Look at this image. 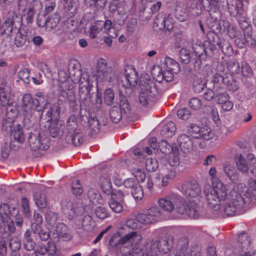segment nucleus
<instances>
[{"instance_id": "obj_1", "label": "nucleus", "mask_w": 256, "mask_h": 256, "mask_svg": "<svg viewBox=\"0 0 256 256\" xmlns=\"http://www.w3.org/2000/svg\"><path fill=\"white\" fill-rule=\"evenodd\" d=\"M251 200L250 194L248 192L242 195L232 190L228 196V202L223 206L224 212L227 216L242 214L246 210V204Z\"/></svg>"}, {"instance_id": "obj_2", "label": "nucleus", "mask_w": 256, "mask_h": 256, "mask_svg": "<svg viewBox=\"0 0 256 256\" xmlns=\"http://www.w3.org/2000/svg\"><path fill=\"white\" fill-rule=\"evenodd\" d=\"M213 187H204V193L210 208L217 210L220 208V202L226 199L227 192L224 184L215 178H212Z\"/></svg>"}, {"instance_id": "obj_3", "label": "nucleus", "mask_w": 256, "mask_h": 256, "mask_svg": "<svg viewBox=\"0 0 256 256\" xmlns=\"http://www.w3.org/2000/svg\"><path fill=\"white\" fill-rule=\"evenodd\" d=\"M140 86L138 100L142 105L146 106L156 100L158 90L156 82L150 79L149 75L145 74L140 77Z\"/></svg>"}, {"instance_id": "obj_4", "label": "nucleus", "mask_w": 256, "mask_h": 256, "mask_svg": "<svg viewBox=\"0 0 256 256\" xmlns=\"http://www.w3.org/2000/svg\"><path fill=\"white\" fill-rule=\"evenodd\" d=\"M216 72L214 74L212 82L214 88H222L224 85L230 91L236 92L239 89V82L230 73L224 72V67L218 64L216 67Z\"/></svg>"}, {"instance_id": "obj_5", "label": "nucleus", "mask_w": 256, "mask_h": 256, "mask_svg": "<svg viewBox=\"0 0 256 256\" xmlns=\"http://www.w3.org/2000/svg\"><path fill=\"white\" fill-rule=\"evenodd\" d=\"M216 44L204 41V44H196L194 46V50L198 54V59L194 64L193 68L186 66L185 68V72L188 74L193 72H198L200 70L202 66V60H206L207 56L211 57L214 55L216 50Z\"/></svg>"}, {"instance_id": "obj_6", "label": "nucleus", "mask_w": 256, "mask_h": 256, "mask_svg": "<svg viewBox=\"0 0 256 256\" xmlns=\"http://www.w3.org/2000/svg\"><path fill=\"white\" fill-rule=\"evenodd\" d=\"M22 24V16L14 11L8 12L3 23L2 32L6 36H9L12 32L20 30Z\"/></svg>"}, {"instance_id": "obj_7", "label": "nucleus", "mask_w": 256, "mask_h": 256, "mask_svg": "<svg viewBox=\"0 0 256 256\" xmlns=\"http://www.w3.org/2000/svg\"><path fill=\"white\" fill-rule=\"evenodd\" d=\"M172 238L171 236H168L162 238L156 242H154L153 240H149L144 246L145 248V250L148 252L150 254L156 256L154 252L156 250V246L159 252L166 254L172 248Z\"/></svg>"}, {"instance_id": "obj_8", "label": "nucleus", "mask_w": 256, "mask_h": 256, "mask_svg": "<svg viewBox=\"0 0 256 256\" xmlns=\"http://www.w3.org/2000/svg\"><path fill=\"white\" fill-rule=\"evenodd\" d=\"M141 240L142 236L140 235V238L136 242L132 240V242L126 244H121L120 249L122 254L125 256H156L140 246Z\"/></svg>"}, {"instance_id": "obj_9", "label": "nucleus", "mask_w": 256, "mask_h": 256, "mask_svg": "<svg viewBox=\"0 0 256 256\" xmlns=\"http://www.w3.org/2000/svg\"><path fill=\"white\" fill-rule=\"evenodd\" d=\"M132 89L130 88L124 87L119 90L118 108L124 115V118H127L131 114L130 102L132 100Z\"/></svg>"}, {"instance_id": "obj_10", "label": "nucleus", "mask_w": 256, "mask_h": 256, "mask_svg": "<svg viewBox=\"0 0 256 256\" xmlns=\"http://www.w3.org/2000/svg\"><path fill=\"white\" fill-rule=\"evenodd\" d=\"M47 140L40 136V129L32 130L28 138V142L30 149L33 151L37 150H45L49 148L46 142Z\"/></svg>"}, {"instance_id": "obj_11", "label": "nucleus", "mask_w": 256, "mask_h": 256, "mask_svg": "<svg viewBox=\"0 0 256 256\" xmlns=\"http://www.w3.org/2000/svg\"><path fill=\"white\" fill-rule=\"evenodd\" d=\"M106 66V62L104 59L98 60L96 64V78L101 81L111 82L114 78V72L111 68H108Z\"/></svg>"}, {"instance_id": "obj_12", "label": "nucleus", "mask_w": 256, "mask_h": 256, "mask_svg": "<svg viewBox=\"0 0 256 256\" xmlns=\"http://www.w3.org/2000/svg\"><path fill=\"white\" fill-rule=\"evenodd\" d=\"M186 131L192 136L197 139H203L208 140L213 136V134L210 128H200L193 123L189 124L186 126Z\"/></svg>"}, {"instance_id": "obj_13", "label": "nucleus", "mask_w": 256, "mask_h": 256, "mask_svg": "<svg viewBox=\"0 0 256 256\" xmlns=\"http://www.w3.org/2000/svg\"><path fill=\"white\" fill-rule=\"evenodd\" d=\"M66 101H68L70 104H74L76 102L75 92L72 89L62 90L60 91L58 94V106L56 109V112L58 115L60 114L61 109L66 106Z\"/></svg>"}, {"instance_id": "obj_14", "label": "nucleus", "mask_w": 256, "mask_h": 256, "mask_svg": "<svg viewBox=\"0 0 256 256\" xmlns=\"http://www.w3.org/2000/svg\"><path fill=\"white\" fill-rule=\"evenodd\" d=\"M140 238V234L136 232H132L123 237H120L118 233L114 234L110 239L109 244L112 247L118 246L121 244L130 242L132 240L136 242Z\"/></svg>"}, {"instance_id": "obj_15", "label": "nucleus", "mask_w": 256, "mask_h": 256, "mask_svg": "<svg viewBox=\"0 0 256 256\" xmlns=\"http://www.w3.org/2000/svg\"><path fill=\"white\" fill-rule=\"evenodd\" d=\"M161 215V212L158 207H152L144 213L136 215V218L140 224H148L156 221V218Z\"/></svg>"}, {"instance_id": "obj_16", "label": "nucleus", "mask_w": 256, "mask_h": 256, "mask_svg": "<svg viewBox=\"0 0 256 256\" xmlns=\"http://www.w3.org/2000/svg\"><path fill=\"white\" fill-rule=\"evenodd\" d=\"M209 16L206 18V24L210 30V32H220L224 30L223 25L221 26L220 20L222 18L221 11L208 12Z\"/></svg>"}, {"instance_id": "obj_17", "label": "nucleus", "mask_w": 256, "mask_h": 256, "mask_svg": "<svg viewBox=\"0 0 256 256\" xmlns=\"http://www.w3.org/2000/svg\"><path fill=\"white\" fill-rule=\"evenodd\" d=\"M180 190L185 196L190 198H196L201 194V189L196 181L184 182Z\"/></svg>"}, {"instance_id": "obj_18", "label": "nucleus", "mask_w": 256, "mask_h": 256, "mask_svg": "<svg viewBox=\"0 0 256 256\" xmlns=\"http://www.w3.org/2000/svg\"><path fill=\"white\" fill-rule=\"evenodd\" d=\"M124 82L121 89L124 87L130 88L134 87L138 84V75L137 72L134 67L131 65H126L124 67Z\"/></svg>"}, {"instance_id": "obj_19", "label": "nucleus", "mask_w": 256, "mask_h": 256, "mask_svg": "<svg viewBox=\"0 0 256 256\" xmlns=\"http://www.w3.org/2000/svg\"><path fill=\"white\" fill-rule=\"evenodd\" d=\"M178 194H173L164 198H160L158 200L160 206L165 211L172 212L174 209L176 201L178 200Z\"/></svg>"}, {"instance_id": "obj_20", "label": "nucleus", "mask_w": 256, "mask_h": 256, "mask_svg": "<svg viewBox=\"0 0 256 256\" xmlns=\"http://www.w3.org/2000/svg\"><path fill=\"white\" fill-rule=\"evenodd\" d=\"M201 4L207 12L220 11V8L228 4L227 0H202Z\"/></svg>"}, {"instance_id": "obj_21", "label": "nucleus", "mask_w": 256, "mask_h": 256, "mask_svg": "<svg viewBox=\"0 0 256 256\" xmlns=\"http://www.w3.org/2000/svg\"><path fill=\"white\" fill-rule=\"evenodd\" d=\"M65 140L68 144H72L76 146H80L84 142V138L80 130L68 131L65 136Z\"/></svg>"}, {"instance_id": "obj_22", "label": "nucleus", "mask_w": 256, "mask_h": 256, "mask_svg": "<svg viewBox=\"0 0 256 256\" xmlns=\"http://www.w3.org/2000/svg\"><path fill=\"white\" fill-rule=\"evenodd\" d=\"M170 14H168L167 18H162L154 20V24H156L159 30H164L166 34H169L172 30H174V24L170 20Z\"/></svg>"}, {"instance_id": "obj_23", "label": "nucleus", "mask_w": 256, "mask_h": 256, "mask_svg": "<svg viewBox=\"0 0 256 256\" xmlns=\"http://www.w3.org/2000/svg\"><path fill=\"white\" fill-rule=\"evenodd\" d=\"M177 141L180 149L184 152H188L192 150V142L188 136L181 134L178 136Z\"/></svg>"}, {"instance_id": "obj_24", "label": "nucleus", "mask_w": 256, "mask_h": 256, "mask_svg": "<svg viewBox=\"0 0 256 256\" xmlns=\"http://www.w3.org/2000/svg\"><path fill=\"white\" fill-rule=\"evenodd\" d=\"M235 162L236 167L238 171L242 173L247 174L250 170L252 173V169H253L252 164H248L241 154L236 156Z\"/></svg>"}, {"instance_id": "obj_25", "label": "nucleus", "mask_w": 256, "mask_h": 256, "mask_svg": "<svg viewBox=\"0 0 256 256\" xmlns=\"http://www.w3.org/2000/svg\"><path fill=\"white\" fill-rule=\"evenodd\" d=\"M228 8L230 15L236 18L244 15L243 10V2L241 0H236L234 3L228 4Z\"/></svg>"}, {"instance_id": "obj_26", "label": "nucleus", "mask_w": 256, "mask_h": 256, "mask_svg": "<svg viewBox=\"0 0 256 256\" xmlns=\"http://www.w3.org/2000/svg\"><path fill=\"white\" fill-rule=\"evenodd\" d=\"M192 48V52H190L186 48H182L180 50V59L182 64H187L190 63L192 60H194V63L197 59H198V54H196V53L194 52V48Z\"/></svg>"}, {"instance_id": "obj_27", "label": "nucleus", "mask_w": 256, "mask_h": 256, "mask_svg": "<svg viewBox=\"0 0 256 256\" xmlns=\"http://www.w3.org/2000/svg\"><path fill=\"white\" fill-rule=\"evenodd\" d=\"M9 90L8 87L0 88V104L4 107L14 103L12 96Z\"/></svg>"}, {"instance_id": "obj_28", "label": "nucleus", "mask_w": 256, "mask_h": 256, "mask_svg": "<svg viewBox=\"0 0 256 256\" xmlns=\"http://www.w3.org/2000/svg\"><path fill=\"white\" fill-rule=\"evenodd\" d=\"M194 77L192 82V88L197 93H200L204 91L206 88V81L204 78L197 72Z\"/></svg>"}, {"instance_id": "obj_29", "label": "nucleus", "mask_w": 256, "mask_h": 256, "mask_svg": "<svg viewBox=\"0 0 256 256\" xmlns=\"http://www.w3.org/2000/svg\"><path fill=\"white\" fill-rule=\"evenodd\" d=\"M22 242L24 248L27 251H32L34 250L36 243L34 240L32 232L30 230H28L24 232Z\"/></svg>"}, {"instance_id": "obj_30", "label": "nucleus", "mask_w": 256, "mask_h": 256, "mask_svg": "<svg viewBox=\"0 0 256 256\" xmlns=\"http://www.w3.org/2000/svg\"><path fill=\"white\" fill-rule=\"evenodd\" d=\"M56 232L59 238L63 240L69 241L72 239V236L68 226L63 223H58L56 227Z\"/></svg>"}, {"instance_id": "obj_31", "label": "nucleus", "mask_w": 256, "mask_h": 256, "mask_svg": "<svg viewBox=\"0 0 256 256\" xmlns=\"http://www.w3.org/2000/svg\"><path fill=\"white\" fill-rule=\"evenodd\" d=\"M94 86H79V96L80 100L84 104L88 102V99L90 100L92 96L91 91Z\"/></svg>"}, {"instance_id": "obj_32", "label": "nucleus", "mask_w": 256, "mask_h": 256, "mask_svg": "<svg viewBox=\"0 0 256 256\" xmlns=\"http://www.w3.org/2000/svg\"><path fill=\"white\" fill-rule=\"evenodd\" d=\"M9 248H10V256H21L20 252L21 242L18 238L14 237L10 239Z\"/></svg>"}, {"instance_id": "obj_33", "label": "nucleus", "mask_w": 256, "mask_h": 256, "mask_svg": "<svg viewBox=\"0 0 256 256\" xmlns=\"http://www.w3.org/2000/svg\"><path fill=\"white\" fill-rule=\"evenodd\" d=\"M178 200L176 201L174 209L176 212L182 216L184 218L186 216L187 202H184V199L180 196L178 195Z\"/></svg>"}, {"instance_id": "obj_34", "label": "nucleus", "mask_w": 256, "mask_h": 256, "mask_svg": "<svg viewBox=\"0 0 256 256\" xmlns=\"http://www.w3.org/2000/svg\"><path fill=\"white\" fill-rule=\"evenodd\" d=\"M223 170L226 176L232 182L234 183L238 182V174L233 166L230 164L226 165L224 167Z\"/></svg>"}, {"instance_id": "obj_35", "label": "nucleus", "mask_w": 256, "mask_h": 256, "mask_svg": "<svg viewBox=\"0 0 256 256\" xmlns=\"http://www.w3.org/2000/svg\"><path fill=\"white\" fill-rule=\"evenodd\" d=\"M110 116L111 120L115 124L118 123L122 118H124L122 112L118 106H115L110 108Z\"/></svg>"}, {"instance_id": "obj_36", "label": "nucleus", "mask_w": 256, "mask_h": 256, "mask_svg": "<svg viewBox=\"0 0 256 256\" xmlns=\"http://www.w3.org/2000/svg\"><path fill=\"white\" fill-rule=\"evenodd\" d=\"M200 216L198 206L194 202H188L187 203L186 216L192 218H198Z\"/></svg>"}, {"instance_id": "obj_37", "label": "nucleus", "mask_w": 256, "mask_h": 256, "mask_svg": "<svg viewBox=\"0 0 256 256\" xmlns=\"http://www.w3.org/2000/svg\"><path fill=\"white\" fill-rule=\"evenodd\" d=\"M188 10L194 16H199L202 13L200 5L194 0H190L188 3Z\"/></svg>"}, {"instance_id": "obj_38", "label": "nucleus", "mask_w": 256, "mask_h": 256, "mask_svg": "<svg viewBox=\"0 0 256 256\" xmlns=\"http://www.w3.org/2000/svg\"><path fill=\"white\" fill-rule=\"evenodd\" d=\"M176 130L174 122H170L166 124L160 131V134L165 138H170L174 134Z\"/></svg>"}, {"instance_id": "obj_39", "label": "nucleus", "mask_w": 256, "mask_h": 256, "mask_svg": "<svg viewBox=\"0 0 256 256\" xmlns=\"http://www.w3.org/2000/svg\"><path fill=\"white\" fill-rule=\"evenodd\" d=\"M34 199L36 205L40 208H44L46 206V194L41 191L34 192Z\"/></svg>"}, {"instance_id": "obj_40", "label": "nucleus", "mask_w": 256, "mask_h": 256, "mask_svg": "<svg viewBox=\"0 0 256 256\" xmlns=\"http://www.w3.org/2000/svg\"><path fill=\"white\" fill-rule=\"evenodd\" d=\"M164 64L166 68L172 71L174 74H177L180 71L179 64L170 58L166 57L165 58Z\"/></svg>"}, {"instance_id": "obj_41", "label": "nucleus", "mask_w": 256, "mask_h": 256, "mask_svg": "<svg viewBox=\"0 0 256 256\" xmlns=\"http://www.w3.org/2000/svg\"><path fill=\"white\" fill-rule=\"evenodd\" d=\"M218 46L224 55L230 56L233 54L232 48L228 41L222 39Z\"/></svg>"}, {"instance_id": "obj_42", "label": "nucleus", "mask_w": 256, "mask_h": 256, "mask_svg": "<svg viewBox=\"0 0 256 256\" xmlns=\"http://www.w3.org/2000/svg\"><path fill=\"white\" fill-rule=\"evenodd\" d=\"M88 198L90 201L96 204L98 203H100L102 200L101 196L98 190L95 188H90L88 191Z\"/></svg>"}, {"instance_id": "obj_43", "label": "nucleus", "mask_w": 256, "mask_h": 256, "mask_svg": "<svg viewBox=\"0 0 256 256\" xmlns=\"http://www.w3.org/2000/svg\"><path fill=\"white\" fill-rule=\"evenodd\" d=\"M100 184L101 188L105 194L110 195L112 193V183L109 178L104 176L100 178Z\"/></svg>"}, {"instance_id": "obj_44", "label": "nucleus", "mask_w": 256, "mask_h": 256, "mask_svg": "<svg viewBox=\"0 0 256 256\" xmlns=\"http://www.w3.org/2000/svg\"><path fill=\"white\" fill-rule=\"evenodd\" d=\"M11 135L13 136L16 141L21 143L24 142V136L23 133V130L20 124H17V126L12 130Z\"/></svg>"}, {"instance_id": "obj_45", "label": "nucleus", "mask_w": 256, "mask_h": 256, "mask_svg": "<svg viewBox=\"0 0 256 256\" xmlns=\"http://www.w3.org/2000/svg\"><path fill=\"white\" fill-rule=\"evenodd\" d=\"M17 32L14 39V44L18 47H22L24 46L27 42V36L25 34V32L22 30L16 31Z\"/></svg>"}, {"instance_id": "obj_46", "label": "nucleus", "mask_w": 256, "mask_h": 256, "mask_svg": "<svg viewBox=\"0 0 256 256\" xmlns=\"http://www.w3.org/2000/svg\"><path fill=\"white\" fill-rule=\"evenodd\" d=\"M104 26V22L102 20H97L94 24L91 26L90 28V36L91 38H94L98 34L100 33L102 30Z\"/></svg>"}, {"instance_id": "obj_47", "label": "nucleus", "mask_w": 256, "mask_h": 256, "mask_svg": "<svg viewBox=\"0 0 256 256\" xmlns=\"http://www.w3.org/2000/svg\"><path fill=\"white\" fill-rule=\"evenodd\" d=\"M222 22L224 26V30L222 31L224 32L226 29L228 34L230 38H235L238 36V34H240V33L238 32L236 28L234 26H230L227 20H224Z\"/></svg>"}, {"instance_id": "obj_48", "label": "nucleus", "mask_w": 256, "mask_h": 256, "mask_svg": "<svg viewBox=\"0 0 256 256\" xmlns=\"http://www.w3.org/2000/svg\"><path fill=\"white\" fill-rule=\"evenodd\" d=\"M58 218L57 212L47 210L45 213V218L48 224L53 226L56 222Z\"/></svg>"}, {"instance_id": "obj_49", "label": "nucleus", "mask_w": 256, "mask_h": 256, "mask_svg": "<svg viewBox=\"0 0 256 256\" xmlns=\"http://www.w3.org/2000/svg\"><path fill=\"white\" fill-rule=\"evenodd\" d=\"M238 242L242 249H248L251 242L250 239L248 234L246 233H242L238 237Z\"/></svg>"}, {"instance_id": "obj_50", "label": "nucleus", "mask_w": 256, "mask_h": 256, "mask_svg": "<svg viewBox=\"0 0 256 256\" xmlns=\"http://www.w3.org/2000/svg\"><path fill=\"white\" fill-rule=\"evenodd\" d=\"M61 205L64 211L70 214H78L77 210L74 207L72 202L67 200H63L62 201Z\"/></svg>"}, {"instance_id": "obj_51", "label": "nucleus", "mask_w": 256, "mask_h": 256, "mask_svg": "<svg viewBox=\"0 0 256 256\" xmlns=\"http://www.w3.org/2000/svg\"><path fill=\"white\" fill-rule=\"evenodd\" d=\"M226 68L231 74H238L240 71V64L234 59L230 60L226 63Z\"/></svg>"}, {"instance_id": "obj_52", "label": "nucleus", "mask_w": 256, "mask_h": 256, "mask_svg": "<svg viewBox=\"0 0 256 256\" xmlns=\"http://www.w3.org/2000/svg\"><path fill=\"white\" fill-rule=\"evenodd\" d=\"M215 100L216 101L220 104H221L229 100L230 96L225 91L220 92L222 88H216Z\"/></svg>"}, {"instance_id": "obj_53", "label": "nucleus", "mask_w": 256, "mask_h": 256, "mask_svg": "<svg viewBox=\"0 0 256 256\" xmlns=\"http://www.w3.org/2000/svg\"><path fill=\"white\" fill-rule=\"evenodd\" d=\"M100 125L99 120L94 118H90V122L88 126H89V134L93 135L98 133L100 131L99 126Z\"/></svg>"}, {"instance_id": "obj_54", "label": "nucleus", "mask_w": 256, "mask_h": 256, "mask_svg": "<svg viewBox=\"0 0 256 256\" xmlns=\"http://www.w3.org/2000/svg\"><path fill=\"white\" fill-rule=\"evenodd\" d=\"M104 102L110 106L114 104V90L110 88H106L104 92Z\"/></svg>"}, {"instance_id": "obj_55", "label": "nucleus", "mask_w": 256, "mask_h": 256, "mask_svg": "<svg viewBox=\"0 0 256 256\" xmlns=\"http://www.w3.org/2000/svg\"><path fill=\"white\" fill-rule=\"evenodd\" d=\"M151 74L156 81L160 83L162 82L164 70L159 66H154L151 70Z\"/></svg>"}, {"instance_id": "obj_56", "label": "nucleus", "mask_w": 256, "mask_h": 256, "mask_svg": "<svg viewBox=\"0 0 256 256\" xmlns=\"http://www.w3.org/2000/svg\"><path fill=\"white\" fill-rule=\"evenodd\" d=\"M158 150H160L162 154H168L172 152V145L169 144L166 140H162L158 143Z\"/></svg>"}, {"instance_id": "obj_57", "label": "nucleus", "mask_w": 256, "mask_h": 256, "mask_svg": "<svg viewBox=\"0 0 256 256\" xmlns=\"http://www.w3.org/2000/svg\"><path fill=\"white\" fill-rule=\"evenodd\" d=\"M94 212L96 216L100 220H104L110 216L108 210L101 206L96 207Z\"/></svg>"}, {"instance_id": "obj_58", "label": "nucleus", "mask_w": 256, "mask_h": 256, "mask_svg": "<svg viewBox=\"0 0 256 256\" xmlns=\"http://www.w3.org/2000/svg\"><path fill=\"white\" fill-rule=\"evenodd\" d=\"M94 222L92 217L89 215L84 216L82 222V226L84 228L88 231L91 230L94 228Z\"/></svg>"}, {"instance_id": "obj_59", "label": "nucleus", "mask_w": 256, "mask_h": 256, "mask_svg": "<svg viewBox=\"0 0 256 256\" xmlns=\"http://www.w3.org/2000/svg\"><path fill=\"white\" fill-rule=\"evenodd\" d=\"M34 98L30 94H26L22 98V106L24 110L27 112L28 108L32 107Z\"/></svg>"}, {"instance_id": "obj_60", "label": "nucleus", "mask_w": 256, "mask_h": 256, "mask_svg": "<svg viewBox=\"0 0 256 256\" xmlns=\"http://www.w3.org/2000/svg\"><path fill=\"white\" fill-rule=\"evenodd\" d=\"M64 8L69 13L70 16H72L75 14L76 12V6L75 4V2L73 0H68V2H63Z\"/></svg>"}, {"instance_id": "obj_61", "label": "nucleus", "mask_w": 256, "mask_h": 256, "mask_svg": "<svg viewBox=\"0 0 256 256\" xmlns=\"http://www.w3.org/2000/svg\"><path fill=\"white\" fill-rule=\"evenodd\" d=\"M246 35L240 33L235 38L234 44L237 48H243L246 46Z\"/></svg>"}, {"instance_id": "obj_62", "label": "nucleus", "mask_w": 256, "mask_h": 256, "mask_svg": "<svg viewBox=\"0 0 256 256\" xmlns=\"http://www.w3.org/2000/svg\"><path fill=\"white\" fill-rule=\"evenodd\" d=\"M6 117L10 120H14L18 113L16 107L13 104L6 106Z\"/></svg>"}, {"instance_id": "obj_63", "label": "nucleus", "mask_w": 256, "mask_h": 256, "mask_svg": "<svg viewBox=\"0 0 256 256\" xmlns=\"http://www.w3.org/2000/svg\"><path fill=\"white\" fill-rule=\"evenodd\" d=\"M145 164L146 169L150 172H154L158 168V161L155 158L147 159Z\"/></svg>"}, {"instance_id": "obj_64", "label": "nucleus", "mask_w": 256, "mask_h": 256, "mask_svg": "<svg viewBox=\"0 0 256 256\" xmlns=\"http://www.w3.org/2000/svg\"><path fill=\"white\" fill-rule=\"evenodd\" d=\"M194 248L192 247L178 250V256H200L199 252H195Z\"/></svg>"}]
</instances>
